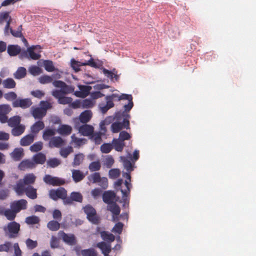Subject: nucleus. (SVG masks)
I'll return each instance as SVG.
<instances>
[{
    "mask_svg": "<svg viewBox=\"0 0 256 256\" xmlns=\"http://www.w3.org/2000/svg\"><path fill=\"white\" fill-rule=\"evenodd\" d=\"M52 84L56 88H60V90H54L52 93V96L58 99L59 104H66L72 103V98L64 96L74 92V86L68 85L62 80H54L52 82Z\"/></svg>",
    "mask_w": 256,
    "mask_h": 256,
    "instance_id": "1",
    "label": "nucleus"
},
{
    "mask_svg": "<svg viewBox=\"0 0 256 256\" xmlns=\"http://www.w3.org/2000/svg\"><path fill=\"white\" fill-rule=\"evenodd\" d=\"M14 189L18 195H21L24 192L26 196L30 199L34 200L37 198L36 189L32 186H23L22 184H16Z\"/></svg>",
    "mask_w": 256,
    "mask_h": 256,
    "instance_id": "2",
    "label": "nucleus"
},
{
    "mask_svg": "<svg viewBox=\"0 0 256 256\" xmlns=\"http://www.w3.org/2000/svg\"><path fill=\"white\" fill-rule=\"evenodd\" d=\"M84 211L86 214V218L92 224H98L100 222V217L97 215L96 210L90 205L84 207Z\"/></svg>",
    "mask_w": 256,
    "mask_h": 256,
    "instance_id": "3",
    "label": "nucleus"
},
{
    "mask_svg": "<svg viewBox=\"0 0 256 256\" xmlns=\"http://www.w3.org/2000/svg\"><path fill=\"white\" fill-rule=\"evenodd\" d=\"M49 197L52 200L56 201L60 198L62 200L64 204V201L66 199L67 191L62 187H60L57 189H52L49 191Z\"/></svg>",
    "mask_w": 256,
    "mask_h": 256,
    "instance_id": "4",
    "label": "nucleus"
},
{
    "mask_svg": "<svg viewBox=\"0 0 256 256\" xmlns=\"http://www.w3.org/2000/svg\"><path fill=\"white\" fill-rule=\"evenodd\" d=\"M20 224L16 222H9L6 227L4 228L5 232L9 233V238H16L20 230Z\"/></svg>",
    "mask_w": 256,
    "mask_h": 256,
    "instance_id": "5",
    "label": "nucleus"
},
{
    "mask_svg": "<svg viewBox=\"0 0 256 256\" xmlns=\"http://www.w3.org/2000/svg\"><path fill=\"white\" fill-rule=\"evenodd\" d=\"M44 181L46 184L53 186H60L66 183L65 180L56 176H52L49 174L44 176Z\"/></svg>",
    "mask_w": 256,
    "mask_h": 256,
    "instance_id": "6",
    "label": "nucleus"
},
{
    "mask_svg": "<svg viewBox=\"0 0 256 256\" xmlns=\"http://www.w3.org/2000/svg\"><path fill=\"white\" fill-rule=\"evenodd\" d=\"M58 236L65 243L68 245L74 246L76 243V237L74 234H67L64 231L60 230L58 232Z\"/></svg>",
    "mask_w": 256,
    "mask_h": 256,
    "instance_id": "7",
    "label": "nucleus"
},
{
    "mask_svg": "<svg viewBox=\"0 0 256 256\" xmlns=\"http://www.w3.org/2000/svg\"><path fill=\"white\" fill-rule=\"evenodd\" d=\"M27 204L28 202L26 200L21 199L11 202L10 207L11 209H13L16 213H18L21 210H26Z\"/></svg>",
    "mask_w": 256,
    "mask_h": 256,
    "instance_id": "8",
    "label": "nucleus"
},
{
    "mask_svg": "<svg viewBox=\"0 0 256 256\" xmlns=\"http://www.w3.org/2000/svg\"><path fill=\"white\" fill-rule=\"evenodd\" d=\"M120 99H124V100H128V103L124 105V111L123 112V116H126L128 118H130V114H124V113L129 112L134 106L132 96L131 94H122V97L120 98Z\"/></svg>",
    "mask_w": 256,
    "mask_h": 256,
    "instance_id": "9",
    "label": "nucleus"
},
{
    "mask_svg": "<svg viewBox=\"0 0 256 256\" xmlns=\"http://www.w3.org/2000/svg\"><path fill=\"white\" fill-rule=\"evenodd\" d=\"M32 102L30 98H18L12 102L14 108H21L23 109L29 108Z\"/></svg>",
    "mask_w": 256,
    "mask_h": 256,
    "instance_id": "10",
    "label": "nucleus"
},
{
    "mask_svg": "<svg viewBox=\"0 0 256 256\" xmlns=\"http://www.w3.org/2000/svg\"><path fill=\"white\" fill-rule=\"evenodd\" d=\"M36 176L32 173L26 174L23 179L20 180L16 184H22L23 186H30L34 183Z\"/></svg>",
    "mask_w": 256,
    "mask_h": 256,
    "instance_id": "11",
    "label": "nucleus"
},
{
    "mask_svg": "<svg viewBox=\"0 0 256 256\" xmlns=\"http://www.w3.org/2000/svg\"><path fill=\"white\" fill-rule=\"evenodd\" d=\"M82 196L78 192H72L70 196H66V199L64 201V205H70L73 203V201L77 202H82Z\"/></svg>",
    "mask_w": 256,
    "mask_h": 256,
    "instance_id": "12",
    "label": "nucleus"
},
{
    "mask_svg": "<svg viewBox=\"0 0 256 256\" xmlns=\"http://www.w3.org/2000/svg\"><path fill=\"white\" fill-rule=\"evenodd\" d=\"M41 49V46L40 45L32 46L29 47L27 49V52L28 54V56L32 60H38L41 56L39 54L40 51H38V53L35 52L34 50H40Z\"/></svg>",
    "mask_w": 256,
    "mask_h": 256,
    "instance_id": "13",
    "label": "nucleus"
},
{
    "mask_svg": "<svg viewBox=\"0 0 256 256\" xmlns=\"http://www.w3.org/2000/svg\"><path fill=\"white\" fill-rule=\"evenodd\" d=\"M107 210L112 214L113 221L118 220V216L120 214V212L119 206L115 202H112L108 205Z\"/></svg>",
    "mask_w": 256,
    "mask_h": 256,
    "instance_id": "14",
    "label": "nucleus"
},
{
    "mask_svg": "<svg viewBox=\"0 0 256 256\" xmlns=\"http://www.w3.org/2000/svg\"><path fill=\"white\" fill-rule=\"evenodd\" d=\"M79 132L84 136H92L94 132V128L92 126L84 124L78 128Z\"/></svg>",
    "mask_w": 256,
    "mask_h": 256,
    "instance_id": "15",
    "label": "nucleus"
},
{
    "mask_svg": "<svg viewBox=\"0 0 256 256\" xmlns=\"http://www.w3.org/2000/svg\"><path fill=\"white\" fill-rule=\"evenodd\" d=\"M65 144V141L60 136H53L48 143L50 148H60Z\"/></svg>",
    "mask_w": 256,
    "mask_h": 256,
    "instance_id": "16",
    "label": "nucleus"
},
{
    "mask_svg": "<svg viewBox=\"0 0 256 256\" xmlns=\"http://www.w3.org/2000/svg\"><path fill=\"white\" fill-rule=\"evenodd\" d=\"M31 112L32 116L35 119L41 120L46 115L45 110L39 107H32L31 108Z\"/></svg>",
    "mask_w": 256,
    "mask_h": 256,
    "instance_id": "17",
    "label": "nucleus"
},
{
    "mask_svg": "<svg viewBox=\"0 0 256 256\" xmlns=\"http://www.w3.org/2000/svg\"><path fill=\"white\" fill-rule=\"evenodd\" d=\"M96 246L101 250L104 256H108L111 252V246L104 242H100L97 244Z\"/></svg>",
    "mask_w": 256,
    "mask_h": 256,
    "instance_id": "18",
    "label": "nucleus"
},
{
    "mask_svg": "<svg viewBox=\"0 0 256 256\" xmlns=\"http://www.w3.org/2000/svg\"><path fill=\"white\" fill-rule=\"evenodd\" d=\"M35 135L30 134L24 136L20 140V144L22 146H26L32 144L34 140Z\"/></svg>",
    "mask_w": 256,
    "mask_h": 256,
    "instance_id": "19",
    "label": "nucleus"
},
{
    "mask_svg": "<svg viewBox=\"0 0 256 256\" xmlns=\"http://www.w3.org/2000/svg\"><path fill=\"white\" fill-rule=\"evenodd\" d=\"M92 116V114L91 110H86L80 114L79 119L81 122L86 124L90 120Z\"/></svg>",
    "mask_w": 256,
    "mask_h": 256,
    "instance_id": "20",
    "label": "nucleus"
},
{
    "mask_svg": "<svg viewBox=\"0 0 256 256\" xmlns=\"http://www.w3.org/2000/svg\"><path fill=\"white\" fill-rule=\"evenodd\" d=\"M58 132L62 136H68L72 132V128L68 124H62L57 130Z\"/></svg>",
    "mask_w": 256,
    "mask_h": 256,
    "instance_id": "21",
    "label": "nucleus"
},
{
    "mask_svg": "<svg viewBox=\"0 0 256 256\" xmlns=\"http://www.w3.org/2000/svg\"><path fill=\"white\" fill-rule=\"evenodd\" d=\"M72 178L75 182H78L82 180L85 177V174L80 170H72Z\"/></svg>",
    "mask_w": 256,
    "mask_h": 256,
    "instance_id": "22",
    "label": "nucleus"
},
{
    "mask_svg": "<svg viewBox=\"0 0 256 256\" xmlns=\"http://www.w3.org/2000/svg\"><path fill=\"white\" fill-rule=\"evenodd\" d=\"M24 150L22 148H16L11 153L10 156L15 161H19L24 156Z\"/></svg>",
    "mask_w": 256,
    "mask_h": 256,
    "instance_id": "23",
    "label": "nucleus"
},
{
    "mask_svg": "<svg viewBox=\"0 0 256 256\" xmlns=\"http://www.w3.org/2000/svg\"><path fill=\"white\" fill-rule=\"evenodd\" d=\"M115 197V194L113 192L106 191L104 192L102 194V200L104 202L110 204L114 202L112 200Z\"/></svg>",
    "mask_w": 256,
    "mask_h": 256,
    "instance_id": "24",
    "label": "nucleus"
},
{
    "mask_svg": "<svg viewBox=\"0 0 256 256\" xmlns=\"http://www.w3.org/2000/svg\"><path fill=\"white\" fill-rule=\"evenodd\" d=\"M44 128V124L43 122L39 120L36 122L30 128L31 132L35 136L42 130Z\"/></svg>",
    "mask_w": 256,
    "mask_h": 256,
    "instance_id": "25",
    "label": "nucleus"
},
{
    "mask_svg": "<svg viewBox=\"0 0 256 256\" xmlns=\"http://www.w3.org/2000/svg\"><path fill=\"white\" fill-rule=\"evenodd\" d=\"M112 144L113 148L117 152H122L125 146L124 142L118 138H114Z\"/></svg>",
    "mask_w": 256,
    "mask_h": 256,
    "instance_id": "26",
    "label": "nucleus"
},
{
    "mask_svg": "<svg viewBox=\"0 0 256 256\" xmlns=\"http://www.w3.org/2000/svg\"><path fill=\"white\" fill-rule=\"evenodd\" d=\"M33 161L35 164H44L46 161V156L44 154L39 152L34 156Z\"/></svg>",
    "mask_w": 256,
    "mask_h": 256,
    "instance_id": "27",
    "label": "nucleus"
},
{
    "mask_svg": "<svg viewBox=\"0 0 256 256\" xmlns=\"http://www.w3.org/2000/svg\"><path fill=\"white\" fill-rule=\"evenodd\" d=\"M25 126L22 124H18L12 128V134L14 136H19L21 135L25 130Z\"/></svg>",
    "mask_w": 256,
    "mask_h": 256,
    "instance_id": "28",
    "label": "nucleus"
},
{
    "mask_svg": "<svg viewBox=\"0 0 256 256\" xmlns=\"http://www.w3.org/2000/svg\"><path fill=\"white\" fill-rule=\"evenodd\" d=\"M56 134V130L52 128H46L43 132L42 138L45 141L51 139Z\"/></svg>",
    "mask_w": 256,
    "mask_h": 256,
    "instance_id": "29",
    "label": "nucleus"
},
{
    "mask_svg": "<svg viewBox=\"0 0 256 256\" xmlns=\"http://www.w3.org/2000/svg\"><path fill=\"white\" fill-rule=\"evenodd\" d=\"M7 51L10 56H15L20 52V48L18 45H9Z\"/></svg>",
    "mask_w": 256,
    "mask_h": 256,
    "instance_id": "30",
    "label": "nucleus"
},
{
    "mask_svg": "<svg viewBox=\"0 0 256 256\" xmlns=\"http://www.w3.org/2000/svg\"><path fill=\"white\" fill-rule=\"evenodd\" d=\"M121 161L123 163L124 166L128 172L134 170L133 166L130 159L125 156H120Z\"/></svg>",
    "mask_w": 256,
    "mask_h": 256,
    "instance_id": "31",
    "label": "nucleus"
},
{
    "mask_svg": "<svg viewBox=\"0 0 256 256\" xmlns=\"http://www.w3.org/2000/svg\"><path fill=\"white\" fill-rule=\"evenodd\" d=\"M100 236L102 239L110 243L114 242L115 240V236L112 234L106 231H102L100 232Z\"/></svg>",
    "mask_w": 256,
    "mask_h": 256,
    "instance_id": "32",
    "label": "nucleus"
},
{
    "mask_svg": "<svg viewBox=\"0 0 256 256\" xmlns=\"http://www.w3.org/2000/svg\"><path fill=\"white\" fill-rule=\"evenodd\" d=\"M2 84L4 88L11 89L16 87V82L12 78H7L2 81Z\"/></svg>",
    "mask_w": 256,
    "mask_h": 256,
    "instance_id": "33",
    "label": "nucleus"
},
{
    "mask_svg": "<svg viewBox=\"0 0 256 256\" xmlns=\"http://www.w3.org/2000/svg\"><path fill=\"white\" fill-rule=\"evenodd\" d=\"M72 142L74 144V146L79 147L86 142V140L85 138H77L75 134H73L72 136Z\"/></svg>",
    "mask_w": 256,
    "mask_h": 256,
    "instance_id": "34",
    "label": "nucleus"
},
{
    "mask_svg": "<svg viewBox=\"0 0 256 256\" xmlns=\"http://www.w3.org/2000/svg\"><path fill=\"white\" fill-rule=\"evenodd\" d=\"M106 104L104 105L103 104H100L99 107L100 110V111L102 113L105 114L107 112V111L114 106V104L113 102H111L108 101V100H106Z\"/></svg>",
    "mask_w": 256,
    "mask_h": 256,
    "instance_id": "35",
    "label": "nucleus"
},
{
    "mask_svg": "<svg viewBox=\"0 0 256 256\" xmlns=\"http://www.w3.org/2000/svg\"><path fill=\"white\" fill-rule=\"evenodd\" d=\"M16 212L13 209H6L4 212V215L9 220H13L16 217Z\"/></svg>",
    "mask_w": 256,
    "mask_h": 256,
    "instance_id": "36",
    "label": "nucleus"
},
{
    "mask_svg": "<svg viewBox=\"0 0 256 256\" xmlns=\"http://www.w3.org/2000/svg\"><path fill=\"white\" fill-rule=\"evenodd\" d=\"M74 152L73 148L71 146L62 148L60 150V155L64 158H66L68 156Z\"/></svg>",
    "mask_w": 256,
    "mask_h": 256,
    "instance_id": "37",
    "label": "nucleus"
},
{
    "mask_svg": "<svg viewBox=\"0 0 256 256\" xmlns=\"http://www.w3.org/2000/svg\"><path fill=\"white\" fill-rule=\"evenodd\" d=\"M26 74V69L24 67H20L14 74V77L16 79H20L24 78Z\"/></svg>",
    "mask_w": 256,
    "mask_h": 256,
    "instance_id": "38",
    "label": "nucleus"
},
{
    "mask_svg": "<svg viewBox=\"0 0 256 256\" xmlns=\"http://www.w3.org/2000/svg\"><path fill=\"white\" fill-rule=\"evenodd\" d=\"M20 118L19 116H14L10 118L8 122V125L11 128H13L20 124Z\"/></svg>",
    "mask_w": 256,
    "mask_h": 256,
    "instance_id": "39",
    "label": "nucleus"
},
{
    "mask_svg": "<svg viewBox=\"0 0 256 256\" xmlns=\"http://www.w3.org/2000/svg\"><path fill=\"white\" fill-rule=\"evenodd\" d=\"M20 166L21 168H32L35 166V164L32 160H26L22 161L20 164Z\"/></svg>",
    "mask_w": 256,
    "mask_h": 256,
    "instance_id": "40",
    "label": "nucleus"
},
{
    "mask_svg": "<svg viewBox=\"0 0 256 256\" xmlns=\"http://www.w3.org/2000/svg\"><path fill=\"white\" fill-rule=\"evenodd\" d=\"M84 159V155L82 154H78L74 156L72 166H78L80 164Z\"/></svg>",
    "mask_w": 256,
    "mask_h": 256,
    "instance_id": "41",
    "label": "nucleus"
},
{
    "mask_svg": "<svg viewBox=\"0 0 256 256\" xmlns=\"http://www.w3.org/2000/svg\"><path fill=\"white\" fill-rule=\"evenodd\" d=\"M48 228L52 231H56L60 228V224L56 220H51L48 223Z\"/></svg>",
    "mask_w": 256,
    "mask_h": 256,
    "instance_id": "42",
    "label": "nucleus"
},
{
    "mask_svg": "<svg viewBox=\"0 0 256 256\" xmlns=\"http://www.w3.org/2000/svg\"><path fill=\"white\" fill-rule=\"evenodd\" d=\"M101 168V164L99 161L92 162L88 166V168L92 172L99 170Z\"/></svg>",
    "mask_w": 256,
    "mask_h": 256,
    "instance_id": "43",
    "label": "nucleus"
},
{
    "mask_svg": "<svg viewBox=\"0 0 256 256\" xmlns=\"http://www.w3.org/2000/svg\"><path fill=\"white\" fill-rule=\"evenodd\" d=\"M102 133L100 132L93 133V134L90 136V139L92 140L96 144H100L102 142Z\"/></svg>",
    "mask_w": 256,
    "mask_h": 256,
    "instance_id": "44",
    "label": "nucleus"
},
{
    "mask_svg": "<svg viewBox=\"0 0 256 256\" xmlns=\"http://www.w3.org/2000/svg\"><path fill=\"white\" fill-rule=\"evenodd\" d=\"M43 147V144L42 142H37L32 145L30 150L32 152H38L42 150Z\"/></svg>",
    "mask_w": 256,
    "mask_h": 256,
    "instance_id": "45",
    "label": "nucleus"
},
{
    "mask_svg": "<svg viewBox=\"0 0 256 256\" xmlns=\"http://www.w3.org/2000/svg\"><path fill=\"white\" fill-rule=\"evenodd\" d=\"M60 160L57 158H50L47 161L48 166L52 168L58 166L60 164Z\"/></svg>",
    "mask_w": 256,
    "mask_h": 256,
    "instance_id": "46",
    "label": "nucleus"
},
{
    "mask_svg": "<svg viewBox=\"0 0 256 256\" xmlns=\"http://www.w3.org/2000/svg\"><path fill=\"white\" fill-rule=\"evenodd\" d=\"M40 220L36 216H32L26 218V222L28 224H34L39 223Z\"/></svg>",
    "mask_w": 256,
    "mask_h": 256,
    "instance_id": "47",
    "label": "nucleus"
},
{
    "mask_svg": "<svg viewBox=\"0 0 256 256\" xmlns=\"http://www.w3.org/2000/svg\"><path fill=\"white\" fill-rule=\"evenodd\" d=\"M124 184L126 188V190H121V192L122 194V198L124 200H125L126 198L128 196V194L130 192V186H131V184L130 182L126 180L124 182Z\"/></svg>",
    "mask_w": 256,
    "mask_h": 256,
    "instance_id": "48",
    "label": "nucleus"
},
{
    "mask_svg": "<svg viewBox=\"0 0 256 256\" xmlns=\"http://www.w3.org/2000/svg\"><path fill=\"white\" fill-rule=\"evenodd\" d=\"M100 179L101 176L99 172H94L88 176V180L92 183H98Z\"/></svg>",
    "mask_w": 256,
    "mask_h": 256,
    "instance_id": "49",
    "label": "nucleus"
},
{
    "mask_svg": "<svg viewBox=\"0 0 256 256\" xmlns=\"http://www.w3.org/2000/svg\"><path fill=\"white\" fill-rule=\"evenodd\" d=\"M113 148L112 144L106 143L102 144L100 146V150L102 153H109Z\"/></svg>",
    "mask_w": 256,
    "mask_h": 256,
    "instance_id": "50",
    "label": "nucleus"
},
{
    "mask_svg": "<svg viewBox=\"0 0 256 256\" xmlns=\"http://www.w3.org/2000/svg\"><path fill=\"white\" fill-rule=\"evenodd\" d=\"M44 66L45 70L48 72H52L54 70V66L51 60H46L44 62Z\"/></svg>",
    "mask_w": 256,
    "mask_h": 256,
    "instance_id": "51",
    "label": "nucleus"
},
{
    "mask_svg": "<svg viewBox=\"0 0 256 256\" xmlns=\"http://www.w3.org/2000/svg\"><path fill=\"white\" fill-rule=\"evenodd\" d=\"M26 247L29 250H33L38 246V242L36 240H33L28 238L26 240Z\"/></svg>",
    "mask_w": 256,
    "mask_h": 256,
    "instance_id": "52",
    "label": "nucleus"
},
{
    "mask_svg": "<svg viewBox=\"0 0 256 256\" xmlns=\"http://www.w3.org/2000/svg\"><path fill=\"white\" fill-rule=\"evenodd\" d=\"M120 171L118 168H112L109 170L108 175L110 178H116L120 176Z\"/></svg>",
    "mask_w": 256,
    "mask_h": 256,
    "instance_id": "53",
    "label": "nucleus"
},
{
    "mask_svg": "<svg viewBox=\"0 0 256 256\" xmlns=\"http://www.w3.org/2000/svg\"><path fill=\"white\" fill-rule=\"evenodd\" d=\"M124 224L122 222H118L116 223L114 228H112V231L113 232L116 234H120L122 232L123 229Z\"/></svg>",
    "mask_w": 256,
    "mask_h": 256,
    "instance_id": "54",
    "label": "nucleus"
},
{
    "mask_svg": "<svg viewBox=\"0 0 256 256\" xmlns=\"http://www.w3.org/2000/svg\"><path fill=\"white\" fill-rule=\"evenodd\" d=\"M4 98L8 101H14L17 98L16 94L14 92H10L4 94Z\"/></svg>",
    "mask_w": 256,
    "mask_h": 256,
    "instance_id": "55",
    "label": "nucleus"
},
{
    "mask_svg": "<svg viewBox=\"0 0 256 256\" xmlns=\"http://www.w3.org/2000/svg\"><path fill=\"white\" fill-rule=\"evenodd\" d=\"M83 256H96L97 253L94 249H86L82 250L81 252Z\"/></svg>",
    "mask_w": 256,
    "mask_h": 256,
    "instance_id": "56",
    "label": "nucleus"
},
{
    "mask_svg": "<svg viewBox=\"0 0 256 256\" xmlns=\"http://www.w3.org/2000/svg\"><path fill=\"white\" fill-rule=\"evenodd\" d=\"M12 246V244L10 242H6L4 244H0V252H8Z\"/></svg>",
    "mask_w": 256,
    "mask_h": 256,
    "instance_id": "57",
    "label": "nucleus"
},
{
    "mask_svg": "<svg viewBox=\"0 0 256 256\" xmlns=\"http://www.w3.org/2000/svg\"><path fill=\"white\" fill-rule=\"evenodd\" d=\"M111 128L112 132L114 133L118 132L122 129V124H121L120 122H114L112 124Z\"/></svg>",
    "mask_w": 256,
    "mask_h": 256,
    "instance_id": "58",
    "label": "nucleus"
},
{
    "mask_svg": "<svg viewBox=\"0 0 256 256\" xmlns=\"http://www.w3.org/2000/svg\"><path fill=\"white\" fill-rule=\"evenodd\" d=\"M121 97L122 94L120 96L118 94H112L106 96L105 98L106 100H108V101L113 102V100H116V99H117L118 101L124 100V99H120Z\"/></svg>",
    "mask_w": 256,
    "mask_h": 256,
    "instance_id": "59",
    "label": "nucleus"
},
{
    "mask_svg": "<svg viewBox=\"0 0 256 256\" xmlns=\"http://www.w3.org/2000/svg\"><path fill=\"white\" fill-rule=\"evenodd\" d=\"M39 82L42 84L50 83L52 82V78L49 76L44 75L40 78Z\"/></svg>",
    "mask_w": 256,
    "mask_h": 256,
    "instance_id": "60",
    "label": "nucleus"
},
{
    "mask_svg": "<svg viewBox=\"0 0 256 256\" xmlns=\"http://www.w3.org/2000/svg\"><path fill=\"white\" fill-rule=\"evenodd\" d=\"M130 138V135L127 132L124 130L120 132L118 139L124 142L125 140H128Z\"/></svg>",
    "mask_w": 256,
    "mask_h": 256,
    "instance_id": "61",
    "label": "nucleus"
},
{
    "mask_svg": "<svg viewBox=\"0 0 256 256\" xmlns=\"http://www.w3.org/2000/svg\"><path fill=\"white\" fill-rule=\"evenodd\" d=\"M10 110L11 108L8 104L0 105V114H7Z\"/></svg>",
    "mask_w": 256,
    "mask_h": 256,
    "instance_id": "62",
    "label": "nucleus"
},
{
    "mask_svg": "<svg viewBox=\"0 0 256 256\" xmlns=\"http://www.w3.org/2000/svg\"><path fill=\"white\" fill-rule=\"evenodd\" d=\"M114 163V159L111 156H108L104 160V164L106 168H110Z\"/></svg>",
    "mask_w": 256,
    "mask_h": 256,
    "instance_id": "63",
    "label": "nucleus"
},
{
    "mask_svg": "<svg viewBox=\"0 0 256 256\" xmlns=\"http://www.w3.org/2000/svg\"><path fill=\"white\" fill-rule=\"evenodd\" d=\"M10 12H5L0 13V24L3 23L4 21H6L10 17L9 15Z\"/></svg>",
    "mask_w": 256,
    "mask_h": 256,
    "instance_id": "64",
    "label": "nucleus"
}]
</instances>
